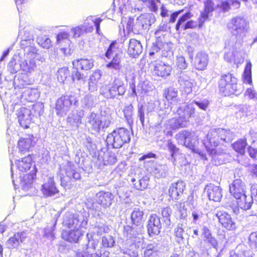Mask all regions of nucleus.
Returning a JSON list of instances; mask_svg holds the SVG:
<instances>
[{"mask_svg":"<svg viewBox=\"0 0 257 257\" xmlns=\"http://www.w3.org/2000/svg\"><path fill=\"white\" fill-rule=\"evenodd\" d=\"M238 81V78L230 72L221 74L218 81L219 92L224 96L238 95L241 93Z\"/></svg>","mask_w":257,"mask_h":257,"instance_id":"f257e3e1","label":"nucleus"},{"mask_svg":"<svg viewBox=\"0 0 257 257\" xmlns=\"http://www.w3.org/2000/svg\"><path fill=\"white\" fill-rule=\"evenodd\" d=\"M229 132L223 128L215 129L209 132L203 141V145L208 154L212 157L218 155L217 147L219 145V140L225 141Z\"/></svg>","mask_w":257,"mask_h":257,"instance_id":"f03ea898","label":"nucleus"},{"mask_svg":"<svg viewBox=\"0 0 257 257\" xmlns=\"http://www.w3.org/2000/svg\"><path fill=\"white\" fill-rule=\"evenodd\" d=\"M59 175L61 185L64 188H70L76 181L81 178L80 169L69 162L60 166Z\"/></svg>","mask_w":257,"mask_h":257,"instance_id":"7ed1b4c3","label":"nucleus"},{"mask_svg":"<svg viewBox=\"0 0 257 257\" xmlns=\"http://www.w3.org/2000/svg\"><path fill=\"white\" fill-rule=\"evenodd\" d=\"M249 28V22L247 19L239 16L231 18L227 25V29L236 39L244 37Z\"/></svg>","mask_w":257,"mask_h":257,"instance_id":"20e7f679","label":"nucleus"},{"mask_svg":"<svg viewBox=\"0 0 257 257\" xmlns=\"http://www.w3.org/2000/svg\"><path fill=\"white\" fill-rule=\"evenodd\" d=\"M128 141V131L126 128L120 127L108 135L106 142L108 146L114 148H120Z\"/></svg>","mask_w":257,"mask_h":257,"instance_id":"39448f33","label":"nucleus"},{"mask_svg":"<svg viewBox=\"0 0 257 257\" xmlns=\"http://www.w3.org/2000/svg\"><path fill=\"white\" fill-rule=\"evenodd\" d=\"M86 118L87 122L90 125L91 128L97 133L107 128L111 123L109 115H99L93 112L90 113Z\"/></svg>","mask_w":257,"mask_h":257,"instance_id":"423d86ee","label":"nucleus"},{"mask_svg":"<svg viewBox=\"0 0 257 257\" xmlns=\"http://www.w3.org/2000/svg\"><path fill=\"white\" fill-rule=\"evenodd\" d=\"M78 100L72 94L63 95L58 98L56 103L55 109L58 115L64 116L70 110L71 105H77Z\"/></svg>","mask_w":257,"mask_h":257,"instance_id":"0eeeda50","label":"nucleus"},{"mask_svg":"<svg viewBox=\"0 0 257 257\" xmlns=\"http://www.w3.org/2000/svg\"><path fill=\"white\" fill-rule=\"evenodd\" d=\"M177 112L178 117L175 120V127H185L189 123V119L194 116L195 109L189 105H187L184 107H179Z\"/></svg>","mask_w":257,"mask_h":257,"instance_id":"6e6552de","label":"nucleus"},{"mask_svg":"<svg viewBox=\"0 0 257 257\" xmlns=\"http://www.w3.org/2000/svg\"><path fill=\"white\" fill-rule=\"evenodd\" d=\"M125 89L122 82L118 79H115L112 83L103 87L101 89V94L107 98H113L117 95L124 94Z\"/></svg>","mask_w":257,"mask_h":257,"instance_id":"1a4fd4ad","label":"nucleus"},{"mask_svg":"<svg viewBox=\"0 0 257 257\" xmlns=\"http://www.w3.org/2000/svg\"><path fill=\"white\" fill-rule=\"evenodd\" d=\"M177 140L183 142V145L186 148L195 151L196 147L198 144V138L194 132L188 130H182L176 136Z\"/></svg>","mask_w":257,"mask_h":257,"instance_id":"9d476101","label":"nucleus"},{"mask_svg":"<svg viewBox=\"0 0 257 257\" xmlns=\"http://www.w3.org/2000/svg\"><path fill=\"white\" fill-rule=\"evenodd\" d=\"M149 66L151 72L157 77H166L170 75L172 71L171 66L161 61H153Z\"/></svg>","mask_w":257,"mask_h":257,"instance_id":"9b49d317","label":"nucleus"},{"mask_svg":"<svg viewBox=\"0 0 257 257\" xmlns=\"http://www.w3.org/2000/svg\"><path fill=\"white\" fill-rule=\"evenodd\" d=\"M17 96V100L14 99L15 104H25L26 101L33 102L36 100L39 97V94L36 89L26 88L24 91L16 93L13 96V99Z\"/></svg>","mask_w":257,"mask_h":257,"instance_id":"f8f14e48","label":"nucleus"},{"mask_svg":"<svg viewBox=\"0 0 257 257\" xmlns=\"http://www.w3.org/2000/svg\"><path fill=\"white\" fill-rule=\"evenodd\" d=\"M219 223L222 227L228 231L234 230L237 228L236 223L231 215L226 212L218 211L216 214Z\"/></svg>","mask_w":257,"mask_h":257,"instance_id":"ddd939ff","label":"nucleus"},{"mask_svg":"<svg viewBox=\"0 0 257 257\" xmlns=\"http://www.w3.org/2000/svg\"><path fill=\"white\" fill-rule=\"evenodd\" d=\"M203 10L198 19V27L201 28L204 23L209 19V16L215 11L216 6L214 0H205L203 2Z\"/></svg>","mask_w":257,"mask_h":257,"instance_id":"4468645a","label":"nucleus"},{"mask_svg":"<svg viewBox=\"0 0 257 257\" xmlns=\"http://www.w3.org/2000/svg\"><path fill=\"white\" fill-rule=\"evenodd\" d=\"M119 10L123 16L122 17L121 24L119 26V35L122 37L120 40L123 42L126 39V36L128 35V21H126V17H125L128 11V5L126 4H120Z\"/></svg>","mask_w":257,"mask_h":257,"instance_id":"2eb2a0df","label":"nucleus"},{"mask_svg":"<svg viewBox=\"0 0 257 257\" xmlns=\"http://www.w3.org/2000/svg\"><path fill=\"white\" fill-rule=\"evenodd\" d=\"M96 157L99 165H112L116 162L115 154L105 148L97 152Z\"/></svg>","mask_w":257,"mask_h":257,"instance_id":"dca6fc26","label":"nucleus"},{"mask_svg":"<svg viewBox=\"0 0 257 257\" xmlns=\"http://www.w3.org/2000/svg\"><path fill=\"white\" fill-rule=\"evenodd\" d=\"M147 231L150 236L159 234L161 228V223L159 217L156 214L150 215L147 225Z\"/></svg>","mask_w":257,"mask_h":257,"instance_id":"f3484780","label":"nucleus"},{"mask_svg":"<svg viewBox=\"0 0 257 257\" xmlns=\"http://www.w3.org/2000/svg\"><path fill=\"white\" fill-rule=\"evenodd\" d=\"M186 189V184L182 180H178L171 184L168 195L172 200H177L182 195Z\"/></svg>","mask_w":257,"mask_h":257,"instance_id":"a211bd4d","label":"nucleus"},{"mask_svg":"<svg viewBox=\"0 0 257 257\" xmlns=\"http://www.w3.org/2000/svg\"><path fill=\"white\" fill-rule=\"evenodd\" d=\"M245 186L244 182L239 179L234 180L229 185V193L235 199L239 198L245 194Z\"/></svg>","mask_w":257,"mask_h":257,"instance_id":"6ab92c4d","label":"nucleus"},{"mask_svg":"<svg viewBox=\"0 0 257 257\" xmlns=\"http://www.w3.org/2000/svg\"><path fill=\"white\" fill-rule=\"evenodd\" d=\"M18 118L22 127L28 128L32 119L31 110L24 107L20 108L18 112Z\"/></svg>","mask_w":257,"mask_h":257,"instance_id":"aec40b11","label":"nucleus"},{"mask_svg":"<svg viewBox=\"0 0 257 257\" xmlns=\"http://www.w3.org/2000/svg\"><path fill=\"white\" fill-rule=\"evenodd\" d=\"M26 238V232H17L8 240L6 245L9 249L17 248L20 243L24 242Z\"/></svg>","mask_w":257,"mask_h":257,"instance_id":"412c9836","label":"nucleus"},{"mask_svg":"<svg viewBox=\"0 0 257 257\" xmlns=\"http://www.w3.org/2000/svg\"><path fill=\"white\" fill-rule=\"evenodd\" d=\"M206 189L208 197L210 200L215 202L220 201L222 195V190L220 187L210 183L206 186Z\"/></svg>","mask_w":257,"mask_h":257,"instance_id":"4be33fe9","label":"nucleus"},{"mask_svg":"<svg viewBox=\"0 0 257 257\" xmlns=\"http://www.w3.org/2000/svg\"><path fill=\"white\" fill-rule=\"evenodd\" d=\"M91 23L92 24V22ZM89 24L87 22L85 21L83 24L72 28L70 33L73 34V37L79 38L85 34L92 32L94 28L92 27V25H89Z\"/></svg>","mask_w":257,"mask_h":257,"instance_id":"5701e85b","label":"nucleus"},{"mask_svg":"<svg viewBox=\"0 0 257 257\" xmlns=\"http://www.w3.org/2000/svg\"><path fill=\"white\" fill-rule=\"evenodd\" d=\"M208 64V55L202 52H198L193 61L195 69L199 71L204 70L207 67Z\"/></svg>","mask_w":257,"mask_h":257,"instance_id":"b1692460","label":"nucleus"},{"mask_svg":"<svg viewBox=\"0 0 257 257\" xmlns=\"http://www.w3.org/2000/svg\"><path fill=\"white\" fill-rule=\"evenodd\" d=\"M42 191L46 197H51L58 194V190L55 186L53 177L48 178L47 181L42 186Z\"/></svg>","mask_w":257,"mask_h":257,"instance_id":"393cba45","label":"nucleus"},{"mask_svg":"<svg viewBox=\"0 0 257 257\" xmlns=\"http://www.w3.org/2000/svg\"><path fill=\"white\" fill-rule=\"evenodd\" d=\"M97 202L104 208L109 207L113 199V195L109 192L100 191L96 194Z\"/></svg>","mask_w":257,"mask_h":257,"instance_id":"a878e982","label":"nucleus"},{"mask_svg":"<svg viewBox=\"0 0 257 257\" xmlns=\"http://www.w3.org/2000/svg\"><path fill=\"white\" fill-rule=\"evenodd\" d=\"M63 224L68 228H76L80 226L81 222L76 215L66 212L63 218Z\"/></svg>","mask_w":257,"mask_h":257,"instance_id":"bb28decb","label":"nucleus"},{"mask_svg":"<svg viewBox=\"0 0 257 257\" xmlns=\"http://www.w3.org/2000/svg\"><path fill=\"white\" fill-rule=\"evenodd\" d=\"M81 235V231L79 229V227L73 228L69 231H63L62 233V238L69 242H76Z\"/></svg>","mask_w":257,"mask_h":257,"instance_id":"cd10ccee","label":"nucleus"},{"mask_svg":"<svg viewBox=\"0 0 257 257\" xmlns=\"http://www.w3.org/2000/svg\"><path fill=\"white\" fill-rule=\"evenodd\" d=\"M34 170L32 171L31 173L25 175L21 180V185L25 191H28L32 187V184L36 177L37 172L35 166H34Z\"/></svg>","mask_w":257,"mask_h":257,"instance_id":"c85d7f7f","label":"nucleus"},{"mask_svg":"<svg viewBox=\"0 0 257 257\" xmlns=\"http://www.w3.org/2000/svg\"><path fill=\"white\" fill-rule=\"evenodd\" d=\"M84 116L82 110L73 111L67 118V122L71 125L78 127L81 123V119Z\"/></svg>","mask_w":257,"mask_h":257,"instance_id":"c756f323","label":"nucleus"},{"mask_svg":"<svg viewBox=\"0 0 257 257\" xmlns=\"http://www.w3.org/2000/svg\"><path fill=\"white\" fill-rule=\"evenodd\" d=\"M247 146V141L245 138L239 139L231 144L233 150L240 156L245 155Z\"/></svg>","mask_w":257,"mask_h":257,"instance_id":"7c9ffc66","label":"nucleus"},{"mask_svg":"<svg viewBox=\"0 0 257 257\" xmlns=\"http://www.w3.org/2000/svg\"><path fill=\"white\" fill-rule=\"evenodd\" d=\"M21 71L24 73L31 74L36 69V64L34 60L21 58Z\"/></svg>","mask_w":257,"mask_h":257,"instance_id":"2f4dec72","label":"nucleus"},{"mask_svg":"<svg viewBox=\"0 0 257 257\" xmlns=\"http://www.w3.org/2000/svg\"><path fill=\"white\" fill-rule=\"evenodd\" d=\"M194 80L186 79L184 76L179 78L178 82L180 84L181 91L186 95L191 93L194 87Z\"/></svg>","mask_w":257,"mask_h":257,"instance_id":"473e14b6","label":"nucleus"},{"mask_svg":"<svg viewBox=\"0 0 257 257\" xmlns=\"http://www.w3.org/2000/svg\"><path fill=\"white\" fill-rule=\"evenodd\" d=\"M72 64L74 66L86 71L93 68L94 60L92 59L81 58L74 60Z\"/></svg>","mask_w":257,"mask_h":257,"instance_id":"72a5a7b5","label":"nucleus"},{"mask_svg":"<svg viewBox=\"0 0 257 257\" xmlns=\"http://www.w3.org/2000/svg\"><path fill=\"white\" fill-rule=\"evenodd\" d=\"M144 211L140 208H135L131 215V221L133 225L139 226L145 221Z\"/></svg>","mask_w":257,"mask_h":257,"instance_id":"f704fd0d","label":"nucleus"},{"mask_svg":"<svg viewBox=\"0 0 257 257\" xmlns=\"http://www.w3.org/2000/svg\"><path fill=\"white\" fill-rule=\"evenodd\" d=\"M33 137L30 136L26 138H21L18 142L19 153L21 155L28 152L32 146Z\"/></svg>","mask_w":257,"mask_h":257,"instance_id":"c9c22d12","label":"nucleus"},{"mask_svg":"<svg viewBox=\"0 0 257 257\" xmlns=\"http://www.w3.org/2000/svg\"><path fill=\"white\" fill-rule=\"evenodd\" d=\"M32 158L30 155L18 160L16 163L18 169L21 172H26L29 170L32 165Z\"/></svg>","mask_w":257,"mask_h":257,"instance_id":"e433bc0d","label":"nucleus"},{"mask_svg":"<svg viewBox=\"0 0 257 257\" xmlns=\"http://www.w3.org/2000/svg\"><path fill=\"white\" fill-rule=\"evenodd\" d=\"M242 196H241L239 198L236 199L237 208L244 210L249 209L253 202L252 199L247 196L245 194Z\"/></svg>","mask_w":257,"mask_h":257,"instance_id":"4c0bfd02","label":"nucleus"},{"mask_svg":"<svg viewBox=\"0 0 257 257\" xmlns=\"http://www.w3.org/2000/svg\"><path fill=\"white\" fill-rule=\"evenodd\" d=\"M86 239L87 241V243L85 244L83 247V250L82 251H79L78 252H88L91 253L92 251L96 249V246L98 244V240L97 239H95L91 234H87Z\"/></svg>","mask_w":257,"mask_h":257,"instance_id":"58836bf2","label":"nucleus"},{"mask_svg":"<svg viewBox=\"0 0 257 257\" xmlns=\"http://www.w3.org/2000/svg\"><path fill=\"white\" fill-rule=\"evenodd\" d=\"M155 17L152 14H144L141 15L137 19V23L146 29L150 27L152 23L155 21Z\"/></svg>","mask_w":257,"mask_h":257,"instance_id":"ea45409f","label":"nucleus"},{"mask_svg":"<svg viewBox=\"0 0 257 257\" xmlns=\"http://www.w3.org/2000/svg\"><path fill=\"white\" fill-rule=\"evenodd\" d=\"M101 76V72L99 70L95 71L90 76L88 82L89 90L90 91L93 92L97 90V84Z\"/></svg>","mask_w":257,"mask_h":257,"instance_id":"a19ab883","label":"nucleus"},{"mask_svg":"<svg viewBox=\"0 0 257 257\" xmlns=\"http://www.w3.org/2000/svg\"><path fill=\"white\" fill-rule=\"evenodd\" d=\"M143 47L139 41L130 40V55L133 57L139 56L142 52Z\"/></svg>","mask_w":257,"mask_h":257,"instance_id":"79ce46f5","label":"nucleus"},{"mask_svg":"<svg viewBox=\"0 0 257 257\" xmlns=\"http://www.w3.org/2000/svg\"><path fill=\"white\" fill-rule=\"evenodd\" d=\"M109 252L104 249L98 250L94 253L88 252H77L76 257H108Z\"/></svg>","mask_w":257,"mask_h":257,"instance_id":"37998d69","label":"nucleus"},{"mask_svg":"<svg viewBox=\"0 0 257 257\" xmlns=\"http://www.w3.org/2000/svg\"><path fill=\"white\" fill-rule=\"evenodd\" d=\"M251 67V62L249 61H247L242 77V81L244 83L252 85Z\"/></svg>","mask_w":257,"mask_h":257,"instance_id":"c03bdc74","label":"nucleus"},{"mask_svg":"<svg viewBox=\"0 0 257 257\" xmlns=\"http://www.w3.org/2000/svg\"><path fill=\"white\" fill-rule=\"evenodd\" d=\"M234 6L236 8H239L240 3L238 0H224L220 3V8L223 12H228L230 10V6Z\"/></svg>","mask_w":257,"mask_h":257,"instance_id":"a18cd8bd","label":"nucleus"},{"mask_svg":"<svg viewBox=\"0 0 257 257\" xmlns=\"http://www.w3.org/2000/svg\"><path fill=\"white\" fill-rule=\"evenodd\" d=\"M163 97L168 101H172L177 99L178 91L173 87H168L165 89Z\"/></svg>","mask_w":257,"mask_h":257,"instance_id":"49530a36","label":"nucleus"},{"mask_svg":"<svg viewBox=\"0 0 257 257\" xmlns=\"http://www.w3.org/2000/svg\"><path fill=\"white\" fill-rule=\"evenodd\" d=\"M83 144L85 147L89 152L90 154L91 155L92 157H96L97 154L96 152V146L93 143L92 139L89 137H87L83 142Z\"/></svg>","mask_w":257,"mask_h":257,"instance_id":"de8ad7c7","label":"nucleus"},{"mask_svg":"<svg viewBox=\"0 0 257 257\" xmlns=\"http://www.w3.org/2000/svg\"><path fill=\"white\" fill-rule=\"evenodd\" d=\"M28 74H29L24 72L22 73L19 77L15 81V84L18 83V86L21 88L22 86L32 84L33 80L30 78Z\"/></svg>","mask_w":257,"mask_h":257,"instance_id":"09e8293b","label":"nucleus"},{"mask_svg":"<svg viewBox=\"0 0 257 257\" xmlns=\"http://www.w3.org/2000/svg\"><path fill=\"white\" fill-rule=\"evenodd\" d=\"M193 16L192 13L189 11L186 12L185 14L182 15L179 17L177 23L175 26V29L177 31H179L180 28H182L183 26L189 19H191Z\"/></svg>","mask_w":257,"mask_h":257,"instance_id":"8fccbe9b","label":"nucleus"},{"mask_svg":"<svg viewBox=\"0 0 257 257\" xmlns=\"http://www.w3.org/2000/svg\"><path fill=\"white\" fill-rule=\"evenodd\" d=\"M21 57L17 61L15 59L13 58L8 65V70L11 73H16L21 70Z\"/></svg>","mask_w":257,"mask_h":257,"instance_id":"3c124183","label":"nucleus"},{"mask_svg":"<svg viewBox=\"0 0 257 257\" xmlns=\"http://www.w3.org/2000/svg\"><path fill=\"white\" fill-rule=\"evenodd\" d=\"M144 257H159L157 244H148L144 251Z\"/></svg>","mask_w":257,"mask_h":257,"instance_id":"603ef678","label":"nucleus"},{"mask_svg":"<svg viewBox=\"0 0 257 257\" xmlns=\"http://www.w3.org/2000/svg\"><path fill=\"white\" fill-rule=\"evenodd\" d=\"M24 51V57L29 60H34L38 55V50L34 47H26Z\"/></svg>","mask_w":257,"mask_h":257,"instance_id":"864d4df0","label":"nucleus"},{"mask_svg":"<svg viewBox=\"0 0 257 257\" xmlns=\"http://www.w3.org/2000/svg\"><path fill=\"white\" fill-rule=\"evenodd\" d=\"M38 44L45 49H49L51 46L50 39L46 36H40L37 38Z\"/></svg>","mask_w":257,"mask_h":257,"instance_id":"5fc2aeb1","label":"nucleus"},{"mask_svg":"<svg viewBox=\"0 0 257 257\" xmlns=\"http://www.w3.org/2000/svg\"><path fill=\"white\" fill-rule=\"evenodd\" d=\"M69 74V71L67 67L60 68L57 71V78L59 82H63Z\"/></svg>","mask_w":257,"mask_h":257,"instance_id":"6e6d98bb","label":"nucleus"},{"mask_svg":"<svg viewBox=\"0 0 257 257\" xmlns=\"http://www.w3.org/2000/svg\"><path fill=\"white\" fill-rule=\"evenodd\" d=\"M56 222L51 226H47L43 230V237H46L49 240H52L54 239L53 230L55 227Z\"/></svg>","mask_w":257,"mask_h":257,"instance_id":"4d7b16f0","label":"nucleus"},{"mask_svg":"<svg viewBox=\"0 0 257 257\" xmlns=\"http://www.w3.org/2000/svg\"><path fill=\"white\" fill-rule=\"evenodd\" d=\"M109 231V227L105 224H99L96 225L94 228V233L98 235H101L103 233L108 232Z\"/></svg>","mask_w":257,"mask_h":257,"instance_id":"13d9d810","label":"nucleus"},{"mask_svg":"<svg viewBox=\"0 0 257 257\" xmlns=\"http://www.w3.org/2000/svg\"><path fill=\"white\" fill-rule=\"evenodd\" d=\"M36 116H40L44 112V104L41 102H37L33 106L32 110Z\"/></svg>","mask_w":257,"mask_h":257,"instance_id":"bf43d9fd","label":"nucleus"},{"mask_svg":"<svg viewBox=\"0 0 257 257\" xmlns=\"http://www.w3.org/2000/svg\"><path fill=\"white\" fill-rule=\"evenodd\" d=\"M132 182L134 189L139 190H143L146 187L145 181L143 179H138L137 181L135 179L132 178Z\"/></svg>","mask_w":257,"mask_h":257,"instance_id":"052dcab7","label":"nucleus"},{"mask_svg":"<svg viewBox=\"0 0 257 257\" xmlns=\"http://www.w3.org/2000/svg\"><path fill=\"white\" fill-rule=\"evenodd\" d=\"M176 66L177 68L180 70L185 69L187 67V63L186 62L185 58L183 56L177 57Z\"/></svg>","mask_w":257,"mask_h":257,"instance_id":"680f3d73","label":"nucleus"},{"mask_svg":"<svg viewBox=\"0 0 257 257\" xmlns=\"http://www.w3.org/2000/svg\"><path fill=\"white\" fill-rule=\"evenodd\" d=\"M171 209L169 207H164L161 209V215L164 221L167 220L169 223L171 222Z\"/></svg>","mask_w":257,"mask_h":257,"instance_id":"e2e57ef3","label":"nucleus"},{"mask_svg":"<svg viewBox=\"0 0 257 257\" xmlns=\"http://www.w3.org/2000/svg\"><path fill=\"white\" fill-rule=\"evenodd\" d=\"M115 42H112L107 49L105 55L106 57L108 59H110L111 57H114L115 54H116V47H115Z\"/></svg>","mask_w":257,"mask_h":257,"instance_id":"0e129e2a","label":"nucleus"},{"mask_svg":"<svg viewBox=\"0 0 257 257\" xmlns=\"http://www.w3.org/2000/svg\"><path fill=\"white\" fill-rule=\"evenodd\" d=\"M115 241L111 236H103L102 238V245L103 247H111L113 246Z\"/></svg>","mask_w":257,"mask_h":257,"instance_id":"69168bd1","label":"nucleus"},{"mask_svg":"<svg viewBox=\"0 0 257 257\" xmlns=\"http://www.w3.org/2000/svg\"><path fill=\"white\" fill-rule=\"evenodd\" d=\"M163 44L160 41H156L153 44L151 47L152 51L149 53L150 56L154 55L156 53H157L160 51L163 46Z\"/></svg>","mask_w":257,"mask_h":257,"instance_id":"338daca9","label":"nucleus"},{"mask_svg":"<svg viewBox=\"0 0 257 257\" xmlns=\"http://www.w3.org/2000/svg\"><path fill=\"white\" fill-rule=\"evenodd\" d=\"M183 224H178L174 230V235L178 240L183 239Z\"/></svg>","mask_w":257,"mask_h":257,"instance_id":"774afa93","label":"nucleus"}]
</instances>
